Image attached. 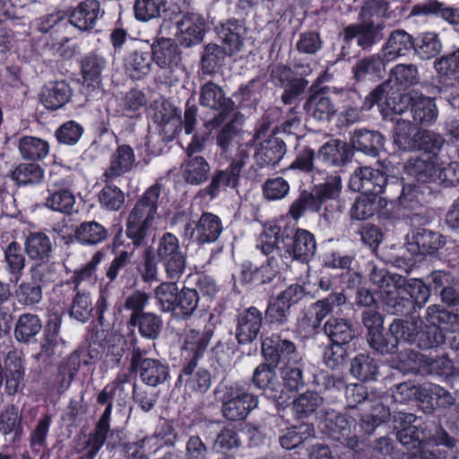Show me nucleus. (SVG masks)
<instances>
[{"label":"nucleus","instance_id":"1","mask_svg":"<svg viewBox=\"0 0 459 459\" xmlns=\"http://www.w3.org/2000/svg\"><path fill=\"white\" fill-rule=\"evenodd\" d=\"M459 317V309L451 314L441 309L437 305L429 306L426 312V319L429 325H426L421 318L410 320H394L389 326L392 338L395 339L396 346L400 341L417 342L422 349H429L437 345L442 336L438 330H446L445 325L452 318Z\"/></svg>","mask_w":459,"mask_h":459},{"label":"nucleus","instance_id":"2","mask_svg":"<svg viewBox=\"0 0 459 459\" xmlns=\"http://www.w3.org/2000/svg\"><path fill=\"white\" fill-rule=\"evenodd\" d=\"M280 228L273 224L266 226L260 238L259 248L264 255L283 249L290 257L302 263L307 262L316 253L315 237L307 230L298 229L293 237H280Z\"/></svg>","mask_w":459,"mask_h":459},{"label":"nucleus","instance_id":"3","mask_svg":"<svg viewBox=\"0 0 459 459\" xmlns=\"http://www.w3.org/2000/svg\"><path fill=\"white\" fill-rule=\"evenodd\" d=\"M160 189L158 186H150L136 202L130 212L126 222V235L134 246L142 245L148 236L157 213V204Z\"/></svg>","mask_w":459,"mask_h":459},{"label":"nucleus","instance_id":"4","mask_svg":"<svg viewBox=\"0 0 459 459\" xmlns=\"http://www.w3.org/2000/svg\"><path fill=\"white\" fill-rule=\"evenodd\" d=\"M417 418L411 413L398 412L394 415L395 429L397 438L405 446L415 448L423 442L433 443L436 446L443 445L448 448L455 446L454 438L443 430L438 429L431 437H428L425 431L420 430L414 425Z\"/></svg>","mask_w":459,"mask_h":459},{"label":"nucleus","instance_id":"5","mask_svg":"<svg viewBox=\"0 0 459 459\" xmlns=\"http://www.w3.org/2000/svg\"><path fill=\"white\" fill-rule=\"evenodd\" d=\"M221 401L222 414L230 420L246 419L258 405V397L240 384L225 386Z\"/></svg>","mask_w":459,"mask_h":459},{"label":"nucleus","instance_id":"6","mask_svg":"<svg viewBox=\"0 0 459 459\" xmlns=\"http://www.w3.org/2000/svg\"><path fill=\"white\" fill-rule=\"evenodd\" d=\"M155 254L169 279L178 280L182 276L186 270V254L174 234L167 232L159 238Z\"/></svg>","mask_w":459,"mask_h":459},{"label":"nucleus","instance_id":"7","mask_svg":"<svg viewBox=\"0 0 459 459\" xmlns=\"http://www.w3.org/2000/svg\"><path fill=\"white\" fill-rule=\"evenodd\" d=\"M180 221H186L183 230L184 237L201 244L216 241L222 232L220 218L210 212H204L195 226L194 222L188 221L186 213L178 212L173 217L171 224L177 225Z\"/></svg>","mask_w":459,"mask_h":459},{"label":"nucleus","instance_id":"8","mask_svg":"<svg viewBox=\"0 0 459 459\" xmlns=\"http://www.w3.org/2000/svg\"><path fill=\"white\" fill-rule=\"evenodd\" d=\"M385 87V85L377 86L370 92L365 101L366 108L370 109L377 105L384 118L395 123L398 118L394 117L393 115H403L411 108L414 99L412 93L415 91L387 97Z\"/></svg>","mask_w":459,"mask_h":459},{"label":"nucleus","instance_id":"9","mask_svg":"<svg viewBox=\"0 0 459 459\" xmlns=\"http://www.w3.org/2000/svg\"><path fill=\"white\" fill-rule=\"evenodd\" d=\"M408 173L418 179L426 182L439 180L447 186L459 183V165L451 162L441 167L434 160L417 159L406 166Z\"/></svg>","mask_w":459,"mask_h":459},{"label":"nucleus","instance_id":"10","mask_svg":"<svg viewBox=\"0 0 459 459\" xmlns=\"http://www.w3.org/2000/svg\"><path fill=\"white\" fill-rule=\"evenodd\" d=\"M250 159V146L247 143L240 144L232 157L231 163L226 170L218 172L207 187L212 196H216L221 189L226 186L235 187L238 181L242 169Z\"/></svg>","mask_w":459,"mask_h":459},{"label":"nucleus","instance_id":"11","mask_svg":"<svg viewBox=\"0 0 459 459\" xmlns=\"http://www.w3.org/2000/svg\"><path fill=\"white\" fill-rule=\"evenodd\" d=\"M152 60L169 82L177 81L175 75L181 61V53L171 39L160 38L152 45Z\"/></svg>","mask_w":459,"mask_h":459},{"label":"nucleus","instance_id":"12","mask_svg":"<svg viewBox=\"0 0 459 459\" xmlns=\"http://www.w3.org/2000/svg\"><path fill=\"white\" fill-rule=\"evenodd\" d=\"M251 142L255 145L254 160L260 169L276 166L287 152L284 141L276 135L262 139V133L257 132Z\"/></svg>","mask_w":459,"mask_h":459},{"label":"nucleus","instance_id":"13","mask_svg":"<svg viewBox=\"0 0 459 459\" xmlns=\"http://www.w3.org/2000/svg\"><path fill=\"white\" fill-rule=\"evenodd\" d=\"M323 424L332 438L340 441L351 449L358 446L359 431L353 418L335 411H329L326 412Z\"/></svg>","mask_w":459,"mask_h":459},{"label":"nucleus","instance_id":"14","mask_svg":"<svg viewBox=\"0 0 459 459\" xmlns=\"http://www.w3.org/2000/svg\"><path fill=\"white\" fill-rule=\"evenodd\" d=\"M262 352L267 360L276 365L298 364L302 360L295 344L279 334H273L263 341Z\"/></svg>","mask_w":459,"mask_h":459},{"label":"nucleus","instance_id":"15","mask_svg":"<svg viewBox=\"0 0 459 459\" xmlns=\"http://www.w3.org/2000/svg\"><path fill=\"white\" fill-rule=\"evenodd\" d=\"M74 184L71 177L53 179L45 198V206L54 212L70 214L75 204V196L71 191Z\"/></svg>","mask_w":459,"mask_h":459},{"label":"nucleus","instance_id":"16","mask_svg":"<svg viewBox=\"0 0 459 459\" xmlns=\"http://www.w3.org/2000/svg\"><path fill=\"white\" fill-rule=\"evenodd\" d=\"M390 186L384 173L370 167L357 169L350 178V188L363 195L377 196Z\"/></svg>","mask_w":459,"mask_h":459},{"label":"nucleus","instance_id":"17","mask_svg":"<svg viewBox=\"0 0 459 459\" xmlns=\"http://www.w3.org/2000/svg\"><path fill=\"white\" fill-rule=\"evenodd\" d=\"M200 103L204 107L220 111L217 117L205 123L206 127L219 126L225 120L226 115L233 109V102L225 97L221 88L211 82L201 88Z\"/></svg>","mask_w":459,"mask_h":459},{"label":"nucleus","instance_id":"18","mask_svg":"<svg viewBox=\"0 0 459 459\" xmlns=\"http://www.w3.org/2000/svg\"><path fill=\"white\" fill-rule=\"evenodd\" d=\"M370 281L379 290L387 306L396 308L397 296L401 294L405 278L396 273H390L385 268L372 265L369 273Z\"/></svg>","mask_w":459,"mask_h":459},{"label":"nucleus","instance_id":"19","mask_svg":"<svg viewBox=\"0 0 459 459\" xmlns=\"http://www.w3.org/2000/svg\"><path fill=\"white\" fill-rule=\"evenodd\" d=\"M205 28V20L198 13H186L177 22L176 37L185 47H191L202 41Z\"/></svg>","mask_w":459,"mask_h":459},{"label":"nucleus","instance_id":"20","mask_svg":"<svg viewBox=\"0 0 459 459\" xmlns=\"http://www.w3.org/2000/svg\"><path fill=\"white\" fill-rule=\"evenodd\" d=\"M445 245L442 235L425 229L415 230L408 236L407 250L412 255L434 254Z\"/></svg>","mask_w":459,"mask_h":459},{"label":"nucleus","instance_id":"21","mask_svg":"<svg viewBox=\"0 0 459 459\" xmlns=\"http://www.w3.org/2000/svg\"><path fill=\"white\" fill-rule=\"evenodd\" d=\"M213 333V328L205 327L200 332L194 328H186L182 335V356L190 361H196L206 350Z\"/></svg>","mask_w":459,"mask_h":459},{"label":"nucleus","instance_id":"22","mask_svg":"<svg viewBox=\"0 0 459 459\" xmlns=\"http://www.w3.org/2000/svg\"><path fill=\"white\" fill-rule=\"evenodd\" d=\"M254 385L264 391L268 396L279 403H285L284 391H281V383L276 377L272 368L266 364H260L253 373Z\"/></svg>","mask_w":459,"mask_h":459},{"label":"nucleus","instance_id":"23","mask_svg":"<svg viewBox=\"0 0 459 459\" xmlns=\"http://www.w3.org/2000/svg\"><path fill=\"white\" fill-rule=\"evenodd\" d=\"M384 24L364 21L360 24L350 25L344 30L345 39H358V45L363 48H370L384 37Z\"/></svg>","mask_w":459,"mask_h":459},{"label":"nucleus","instance_id":"24","mask_svg":"<svg viewBox=\"0 0 459 459\" xmlns=\"http://www.w3.org/2000/svg\"><path fill=\"white\" fill-rule=\"evenodd\" d=\"M101 14L98 0H85L71 13L69 22L79 30L87 31L95 26Z\"/></svg>","mask_w":459,"mask_h":459},{"label":"nucleus","instance_id":"25","mask_svg":"<svg viewBox=\"0 0 459 459\" xmlns=\"http://www.w3.org/2000/svg\"><path fill=\"white\" fill-rule=\"evenodd\" d=\"M304 108L308 117L319 122H329L337 112L333 100L321 92L312 94Z\"/></svg>","mask_w":459,"mask_h":459},{"label":"nucleus","instance_id":"26","mask_svg":"<svg viewBox=\"0 0 459 459\" xmlns=\"http://www.w3.org/2000/svg\"><path fill=\"white\" fill-rule=\"evenodd\" d=\"M262 325V314L255 307H249L238 316L237 338L239 343L252 342L258 335Z\"/></svg>","mask_w":459,"mask_h":459},{"label":"nucleus","instance_id":"27","mask_svg":"<svg viewBox=\"0 0 459 459\" xmlns=\"http://www.w3.org/2000/svg\"><path fill=\"white\" fill-rule=\"evenodd\" d=\"M413 48L412 37L405 30H396L387 39L382 49L383 58L386 62L407 55Z\"/></svg>","mask_w":459,"mask_h":459},{"label":"nucleus","instance_id":"28","mask_svg":"<svg viewBox=\"0 0 459 459\" xmlns=\"http://www.w3.org/2000/svg\"><path fill=\"white\" fill-rule=\"evenodd\" d=\"M71 98L69 85L61 82L47 83L40 93L41 103L48 109H57L65 106Z\"/></svg>","mask_w":459,"mask_h":459},{"label":"nucleus","instance_id":"29","mask_svg":"<svg viewBox=\"0 0 459 459\" xmlns=\"http://www.w3.org/2000/svg\"><path fill=\"white\" fill-rule=\"evenodd\" d=\"M135 162V155L129 145H119L110 159L109 168L106 170L107 178H114L130 171Z\"/></svg>","mask_w":459,"mask_h":459},{"label":"nucleus","instance_id":"30","mask_svg":"<svg viewBox=\"0 0 459 459\" xmlns=\"http://www.w3.org/2000/svg\"><path fill=\"white\" fill-rule=\"evenodd\" d=\"M102 259L100 253H96L83 266L74 271L72 283L76 291H83L95 286L97 283V266Z\"/></svg>","mask_w":459,"mask_h":459},{"label":"nucleus","instance_id":"31","mask_svg":"<svg viewBox=\"0 0 459 459\" xmlns=\"http://www.w3.org/2000/svg\"><path fill=\"white\" fill-rule=\"evenodd\" d=\"M411 114L413 120L420 124H431L438 116V109L434 100L415 91Z\"/></svg>","mask_w":459,"mask_h":459},{"label":"nucleus","instance_id":"32","mask_svg":"<svg viewBox=\"0 0 459 459\" xmlns=\"http://www.w3.org/2000/svg\"><path fill=\"white\" fill-rule=\"evenodd\" d=\"M180 380L191 391L205 393L211 386V376L205 369L196 368V361H189L183 368Z\"/></svg>","mask_w":459,"mask_h":459},{"label":"nucleus","instance_id":"33","mask_svg":"<svg viewBox=\"0 0 459 459\" xmlns=\"http://www.w3.org/2000/svg\"><path fill=\"white\" fill-rule=\"evenodd\" d=\"M394 127V143L402 151L416 150L418 146V131L409 120L398 118Z\"/></svg>","mask_w":459,"mask_h":459},{"label":"nucleus","instance_id":"34","mask_svg":"<svg viewBox=\"0 0 459 459\" xmlns=\"http://www.w3.org/2000/svg\"><path fill=\"white\" fill-rule=\"evenodd\" d=\"M6 389L8 394L18 392L24 379V364L22 358L17 351H9L5 359Z\"/></svg>","mask_w":459,"mask_h":459},{"label":"nucleus","instance_id":"35","mask_svg":"<svg viewBox=\"0 0 459 459\" xmlns=\"http://www.w3.org/2000/svg\"><path fill=\"white\" fill-rule=\"evenodd\" d=\"M25 251L32 260H48L52 253V242L42 232L30 233L24 242Z\"/></svg>","mask_w":459,"mask_h":459},{"label":"nucleus","instance_id":"36","mask_svg":"<svg viewBox=\"0 0 459 459\" xmlns=\"http://www.w3.org/2000/svg\"><path fill=\"white\" fill-rule=\"evenodd\" d=\"M139 374L142 381L150 386L164 383L169 376L168 366L153 359H144L141 361Z\"/></svg>","mask_w":459,"mask_h":459},{"label":"nucleus","instance_id":"37","mask_svg":"<svg viewBox=\"0 0 459 459\" xmlns=\"http://www.w3.org/2000/svg\"><path fill=\"white\" fill-rule=\"evenodd\" d=\"M385 60L378 56H372L359 60L353 67L357 80H377L385 71Z\"/></svg>","mask_w":459,"mask_h":459},{"label":"nucleus","instance_id":"38","mask_svg":"<svg viewBox=\"0 0 459 459\" xmlns=\"http://www.w3.org/2000/svg\"><path fill=\"white\" fill-rule=\"evenodd\" d=\"M42 329L41 320L37 315L25 313L19 316L15 327L14 337L19 342H29Z\"/></svg>","mask_w":459,"mask_h":459},{"label":"nucleus","instance_id":"39","mask_svg":"<svg viewBox=\"0 0 459 459\" xmlns=\"http://www.w3.org/2000/svg\"><path fill=\"white\" fill-rule=\"evenodd\" d=\"M411 14H436L441 16L444 20L452 24H459V9L444 7L442 3L436 0H429L425 3L415 4L411 11Z\"/></svg>","mask_w":459,"mask_h":459},{"label":"nucleus","instance_id":"40","mask_svg":"<svg viewBox=\"0 0 459 459\" xmlns=\"http://www.w3.org/2000/svg\"><path fill=\"white\" fill-rule=\"evenodd\" d=\"M218 34L230 54L238 53L243 49L246 29L242 25L235 22H229L221 26Z\"/></svg>","mask_w":459,"mask_h":459},{"label":"nucleus","instance_id":"41","mask_svg":"<svg viewBox=\"0 0 459 459\" xmlns=\"http://www.w3.org/2000/svg\"><path fill=\"white\" fill-rule=\"evenodd\" d=\"M130 324L137 325L141 335L147 339H156L160 332L162 322L153 313H132Z\"/></svg>","mask_w":459,"mask_h":459},{"label":"nucleus","instance_id":"42","mask_svg":"<svg viewBox=\"0 0 459 459\" xmlns=\"http://www.w3.org/2000/svg\"><path fill=\"white\" fill-rule=\"evenodd\" d=\"M210 169V165L204 158L190 157L183 165V177L187 183L199 185L207 179Z\"/></svg>","mask_w":459,"mask_h":459},{"label":"nucleus","instance_id":"43","mask_svg":"<svg viewBox=\"0 0 459 459\" xmlns=\"http://www.w3.org/2000/svg\"><path fill=\"white\" fill-rule=\"evenodd\" d=\"M351 143L358 151L375 156L377 149L383 145L384 138L377 132L356 130L352 135Z\"/></svg>","mask_w":459,"mask_h":459},{"label":"nucleus","instance_id":"44","mask_svg":"<svg viewBox=\"0 0 459 459\" xmlns=\"http://www.w3.org/2000/svg\"><path fill=\"white\" fill-rule=\"evenodd\" d=\"M282 384L281 391H284L285 403L290 399V394L303 387L304 380L300 362L282 366L281 370Z\"/></svg>","mask_w":459,"mask_h":459},{"label":"nucleus","instance_id":"45","mask_svg":"<svg viewBox=\"0 0 459 459\" xmlns=\"http://www.w3.org/2000/svg\"><path fill=\"white\" fill-rule=\"evenodd\" d=\"M349 156L346 143L341 140H331L318 151V158L329 165H342Z\"/></svg>","mask_w":459,"mask_h":459},{"label":"nucleus","instance_id":"46","mask_svg":"<svg viewBox=\"0 0 459 459\" xmlns=\"http://www.w3.org/2000/svg\"><path fill=\"white\" fill-rule=\"evenodd\" d=\"M19 150L24 159L38 160L48 156L49 153V144L43 139L25 136L21 138L19 142Z\"/></svg>","mask_w":459,"mask_h":459},{"label":"nucleus","instance_id":"47","mask_svg":"<svg viewBox=\"0 0 459 459\" xmlns=\"http://www.w3.org/2000/svg\"><path fill=\"white\" fill-rule=\"evenodd\" d=\"M152 58L148 52L135 50L126 59V68L134 79H141L151 72Z\"/></svg>","mask_w":459,"mask_h":459},{"label":"nucleus","instance_id":"48","mask_svg":"<svg viewBox=\"0 0 459 459\" xmlns=\"http://www.w3.org/2000/svg\"><path fill=\"white\" fill-rule=\"evenodd\" d=\"M76 239L82 244L96 245L108 237L107 230L99 222H82L75 231Z\"/></svg>","mask_w":459,"mask_h":459},{"label":"nucleus","instance_id":"49","mask_svg":"<svg viewBox=\"0 0 459 459\" xmlns=\"http://www.w3.org/2000/svg\"><path fill=\"white\" fill-rule=\"evenodd\" d=\"M325 332L333 343L346 344L354 337L351 325L344 319L330 318L325 325Z\"/></svg>","mask_w":459,"mask_h":459},{"label":"nucleus","instance_id":"50","mask_svg":"<svg viewBox=\"0 0 459 459\" xmlns=\"http://www.w3.org/2000/svg\"><path fill=\"white\" fill-rule=\"evenodd\" d=\"M389 81L401 88H408L419 82V71L414 65L399 64L390 71Z\"/></svg>","mask_w":459,"mask_h":459},{"label":"nucleus","instance_id":"51","mask_svg":"<svg viewBox=\"0 0 459 459\" xmlns=\"http://www.w3.org/2000/svg\"><path fill=\"white\" fill-rule=\"evenodd\" d=\"M408 294L417 304H424L429 299V290L424 282L420 279H411L407 281L403 286L401 294L397 296L395 311H400L401 302L403 300V294Z\"/></svg>","mask_w":459,"mask_h":459},{"label":"nucleus","instance_id":"52","mask_svg":"<svg viewBox=\"0 0 459 459\" xmlns=\"http://www.w3.org/2000/svg\"><path fill=\"white\" fill-rule=\"evenodd\" d=\"M110 429V416L109 408L108 411H104L100 416L93 435H91L88 441L89 452L88 455L91 458L94 457L98 451L103 446L107 435Z\"/></svg>","mask_w":459,"mask_h":459},{"label":"nucleus","instance_id":"53","mask_svg":"<svg viewBox=\"0 0 459 459\" xmlns=\"http://www.w3.org/2000/svg\"><path fill=\"white\" fill-rule=\"evenodd\" d=\"M178 293L176 282H162L154 290L157 304L164 312H173Z\"/></svg>","mask_w":459,"mask_h":459},{"label":"nucleus","instance_id":"54","mask_svg":"<svg viewBox=\"0 0 459 459\" xmlns=\"http://www.w3.org/2000/svg\"><path fill=\"white\" fill-rule=\"evenodd\" d=\"M435 68L444 83L453 81L459 74V48L453 53L441 56L435 62Z\"/></svg>","mask_w":459,"mask_h":459},{"label":"nucleus","instance_id":"55","mask_svg":"<svg viewBox=\"0 0 459 459\" xmlns=\"http://www.w3.org/2000/svg\"><path fill=\"white\" fill-rule=\"evenodd\" d=\"M199 302L198 292L195 289L184 288L178 293L173 312L182 318L190 316L196 309Z\"/></svg>","mask_w":459,"mask_h":459},{"label":"nucleus","instance_id":"56","mask_svg":"<svg viewBox=\"0 0 459 459\" xmlns=\"http://www.w3.org/2000/svg\"><path fill=\"white\" fill-rule=\"evenodd\" d=\"M14 296L19 304L34 306L41 302L43 299L40 284L30 281H22L14 291Z\"/></svg>","mask_w":459,"mask_h":459},{"label":"nucleus","instance_id":"57","mask_svg":"<svg viewBox=\"0 0 459 459\" xmlns=\"http://www.w3.org/2000/svg\"><path fill=\"white\" fill-rule=\"evenodd\" d=\"M351 373L359 380H372L377 374V366L368 355L359 354L351 362Z\"/></svg>","mask_w":459,"mask_h":459},{"label":"nucleus","instance_id":"58","mask_svg":"<svg viewBox=\"0 0 459 459\" xmlns=\"http://www.w3.org/2000/svg\"><path fill=\"white\" fill-rule=\"evenodd\" d=\"M86 357H88V352L85 350L75 351L70 355L67 364L61 368V380L58 386L60 392L69 388L82 362L81 359Z\"/></svg>","mask_w":459,"mask_h":459},{"label":"nucleus","instance_id":"59","mask_svg":"<svg viewBox=\"0 0 459 459\" xmlns=\"http://www.w3.org/2000/svg\"><path fill=\"white\" fill-rule=\"evenodd\" d=\"M10 177L18 185L36 184L41 181L43 170L34 163L21 164L11 172Z\"/></svg>","mask_w":459,"mask_h":459},{"label":"nucleus","instance_id":"60","mask_svg":"<svg viewBox=\"0 0 459 459\" xmlns=\"http://www.w3.org/2000/svg\"><path fill=\"white\" fill-rule=\"evenodd\" d=\"M106 65L105 58L99 55L91 54L85 56L82 61L83 79L91 82H99Z\"/></svg>","mask_w":459,"mask_h":459},{"label":"nucleus","instance_id":"61","mask_svg":"<svg viewBox=\"0 0 459 459\" xmlns=\"http://www.w3.org/2000/svg\"><path fill=\"white\" fill-rule=\"evenodd\" d=\"M22 417L18 409L10 405L0 413V433L3 435L13 434L17 436L22 431Z\"/></svg>","mask_w":459,"mask_h":459},{"label":"nucleus","instance_id":"62","mask_svg":"<svg viewBox=\"0 0 459 459\" xmlns=\"http://www.w3.org/2000/svg\"><path fill=\"white\" fill-rule=\"evenodd\" d=\"M322 403L323 399L317 393L307 392L295 400L293 409L299 417H304L315 412Z\"/></svg>","mask_w":459,"mask_h":459},{"label":"nucleus","instance_id":"63","mask_svg":"<svg viewBox=\"0 0 459 459\" xmlns=\"http://www.w3.org/2000/svg\"><path fill=\"white\" fill-rule=\"evenodd\" d=\"M290 184L283 178H268L263 185V194L268 201H278L285 198L290 192Z\"/></svg>","mask_w":459,"mask_h":459},{"label":"nucleus","instance_id":"64","mask_svg":"<svg viewBox=\"0 0 459 459\" xmlns=\"http://www.w3.org/2000/svg\"><path fill=\"white\" fill-rule=\"evenodd\" d=\"M376 209V198L372 195H362L356 198L351 207L350 213L352 219L363 221L373 216Z\"/></svg>","mask_w":459,"mask_h":459}]
</instances>
